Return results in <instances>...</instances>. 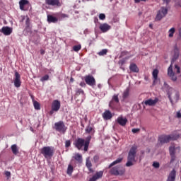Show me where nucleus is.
<instances>
[{
	"label": "nucleus",
	"instance_id": "1",
	"mask_svg": "<svg viewBox=\"0 0 181 181\" xmlns=\"http://www.w3.org/2000/svg\"><path fill=\"white\" fill-rule=\"evenodd\" d=\"M91 138V136H88L86 139L83 138H77L74 141V146L78 151H84V152H87L88 151V146H90Z\"/></svg>",
	"mask_w": 181,
	"mask_h": 181
},
{
	"label": "nucleus",
	"instance_id": "59",
	"mask_svg": "<svg viewBox=\"0 0 181 181\" xmlns=\"http://www.w3.org/2000/svg\"><path fill=\"white\" fill-rule=\"evenodd\" d=\"M149 28L151 29H153V24H149Z\"/></svg>",
	"mask_w": 181,
	"mask_h": 181
},
{
	"label": "nucleus",
	"instance_id": "44",
	"mask_svg": "<svg viewBox=\"0 0 181 181\" xmlns=\"http://www.w3.org/2000/svg\"><path fill=\"white\" fill-rule=\"evenodd\" d=\"M129 54L127 51H122L120 54L119 58L124 57V56H127Z\"/></svg>",
	"mask_w": 181,
	"mask_h": 181
},
{
	"label": "nucleus",
	"instance_id": "9",
	"mask_svg": "<svg viewBox=\"0 0 181 181\" xmlns=\"http://www.w3.org/2000/svg\"><path fill=\"white\" fill-rule=\"evenodd\" d=\"M170 136L166 135V134H161L158 136V142L161 144V145H163V144H169L170 141Z\"/></svg>",
	"mask_w": 181,
	"mask_h": 181
},
{
	"label": "nucleus",
	"instance_id": "8",
	"mask_svg": "<svg viewBox=\"0 0 181 181\" xmlns=\"http://www.w3.org/2000/svg\"><path fill=\"white\" fill-rule=\"evenodd\" d=\"M84 80L86 84H88V86H90V87L95 86V78L93 75H86L84 76Z\"/></svg>",
	"mask_w": 181,
	"mask_h": 181
},
{
	"label": "nucleus",
	"instance_id": "33",
	"mask_svg": "<svg viewBox=\"0 0 181 181\" xmlns=\"http://www.w3.org/2000/svg\"><path fill=\"white\" fill-rule=\"evenodd\" d=\"M73 170H74L73 165H71V164H69L68 165V168L66 171L67 175H69V176H71L73 173Z\"/></svg>",
	"mask_w": 181,
	"mask_h": 181
},
{
	"label": "nucleus",
	"instance_id": "18",
	"mask_svg": "<svg viewBox=\"0 0 181 181\" xmlns=\"http://www.w3.org/2000/svg\"><path fill=\"white\" fill-rule=\"evenodd\" d=\"M103 118L106 121L112 118V113L110 110H105L103 114Z\"/></svg>",
	"mask_w": 181,
	"mask_h": 181
},
{
	"label": "nucleus",
	"instance_id": "49",
	"mask_svg": "<svg viewBox=\"0 0 181 181\" xmlns=\"http://www.w3.org/2000/svg\"><path fill=\"white\" fill-rule=\"evenodd\" d=\"M140 129H132V132H133V134H136L137 132H139Z\"/></svg>",
	"mask_w": 181,
	"mask_h": 181
},
{
	"label": "nucleus",
	"instance_id": "62",
	"mask_svg": "<svg viewBox=\"0 0 181 181\" xmlns=\"http://www.w3.org/2000/svg\"><path fill=\"white\" fill-rule=\"evenodd\" d=\"M71 81H73V78H71Z\"/></svg>",
	"mask_w": 181,
	"mask_h": 181
},
{
	"label": "nucleus",
	"instance_id": "61",
	"mask_svg": "<svg viewBox=\"0 0 181 181\" xmlns=\"http://www.w3.org/2000/svg\"><path fill=\"white\" fill-rule=\"evenodd\" d=\"M81 127H83V128H84V124H81Z\"/></svg>",
	"mask_w": 181,
	"mask_h": 181
},
{
	"label": "nucleus",
	"instance_id": "24",
	"mask_svg": "<svg viewBox=\"0 0 181 181\" xmlns=\"http://www.w3.org/2000/svg\"><path fill=\"white\" fill-rule=\"evenodd\" d=\"M86 134H91V135H94L95 130H94V127L90 124L88 125L85 129Z\"/></svg>",
	"mask_w": 181,
	"mask_h": 181
},
{
	"label": "nucleus",
	"instance_id": "15",
	"mask_svg": "<svg viewBox=\"0 0 181 181\" xmlns=\"http://www.w3.org/2000/svg\"><path fill=\"white\" fill-rule=\"evenodd\" d=\"M0 32H1V33L4 34L5 36H9V35H11V33H12V28H11L8 26H4L0 30Z\"/></svg>",
	"mask_w": 181,
	"mask_h": 181
},
{
	"label": "nucleus",
	"instance_id": "48",
	"mask_svg": "<svg viewBox=\"0 0 181 181\" xmlns=\"http://www.w3.org/2000/svg\"><path fill=\"white\" fill-rule=\"evenodd\" d=\"M79 86H80L81 87L86 88L87 85H86V83H85L84 81H81V82L79 83Z\"/></svg>",
	"mask_w": 181,
	"mask_h": 181
},
{
	"label": "nucleus",
	"instance_id": "63",
	"mask_svg": "<svg viewBox=\"0 0 181 181\" xmlns=\"http://www.w3.org/2000/svg\"><path fill=\"white\" fill-rule=\"evenodd\" d=\"M64 16H65V17H66V16H66V15H64Z\"/></svg>",
	"mask_w": 181,
	"mask_h": 181
},
{
	"label": "nucleus",
	"instance_id": "43",
	"mask_svg": "<svg viewBox=\"0 0 181 181\" xmlns=\"http://www.w3.org/2000/svg\"><path fill=\"white\" fill-rule=\"evenodd\" d=\"M47 80H49V75H45L40 78V81H47Z\"/></svg>",
	"mask_w": 181,
	"mask_h": 181
},
{
	"label": "nucleus",
	"instance_id": "11",
	"mask_svg": "<svg viewBox=\"0 0 181 181\" xmlns=\"http://www.w3.org/2000/svg\"><path fill=\"white\" fill-rule=\"evenodd\" d=\"M14 76V86L17 88H19L22 84V81H21V74H19V72L15 71Z\"/></svg>",
	"mask_w": 181,
	"mask_h": 181
},
{
	"label": "nucleus",
	"instance_id": "5",
	"mask_svg": "<svg viewBox=\"0 0 181 181\" xmlns=\"http://www.w3.org/2000/svg\"><path fill=\"white\" fill-rule=\"evenodd\" d=\"M54 129H55L57 132H60L61 134H64L67 131V127L64 124V122L59 121L54 123Z\"/></svg>",
	"mask_w": 181,
	"mask_h": 181
},
{
	"label": "nucleus",
	"instance_id": "52",
	"mask_svg": "<svg viewBox=\"0 0 181 181\" xmlns=\"http://www.w3.org/2000/svg\"><path fill=\"white\" fill-rule=\"evenodd\" d=\"M5 175H6L7 177H11V172H9V171H6V172H5Z\"/></svg>",
	"mask_w": 181,
	"mask_h": 181
},
{
	"label": "nucleus",
	"instance_id": "23",
	"mask_svg": "<svg viewBox=\"0 0 181 181\" xmlns=\"http://www.w3.org/2000/svg\"><path fill=\"white\" fill-rule=\"evenodd\" d=\"M73 158L78 163H83V156L81 154L76 153Z\"/></svg>",
	"mask_w": 181,
	"mask_h": 181
},
{
	"label": "nucleus",
	"instance_id": "55",
	"mask_svg": "<svg viewBox=\"0 0 181 181\" xmlns=\"http://www.w3.org/2000/svg\"><path fill=\"white\" fill-rule=\"evenodd\" d=\"M176 117H177V118H181L180 111L177 112Z\"/></svg>",
	"mask_w": 181,
	"mask_h": 181
},
{
	"label": "nucleus",
	"instance_id": "31",
	"mask_svg": "<svg viewBox=\"0 0 181 181\" xmlns=\"http://www.w3.org/2000/svg\"><path fill=\"white\" fill-rule=\"evenodd\" d=\"M170 141H177L180 138L181 135L179 134H170Z\"/></svg>",
	"mask_w": 181,
	"mask_h": 181
},
{
	"label": "nucleus",
	"instance_id": "54",
	"mask_svg": "<svg viewBox=\"0 0 181 181\" xmlns=\"http://www.w3.org/2000/svg\"><path fill=\"white\" fill-rule=\"evenodd\" d=\"M164 4H166V5H169L170 4V1L172 0H162Z\"/></svg>",
	"mask_w": 181,
	"mask_h": 181
},
{
	"label": "nucleus",
	"instance_id": "25",
	"mask_svg": "<svg viewBox=\"0 0 181 181\" xmlns=\"http://www.w3.org/2000/svg\"><path fill=\"white\" fill-rule=\"evenodd\" d=\"M158 74H159V71L158 69H154L152 73L153 78V84L155 85L156 81H158Z\"/></svg>",
	"mask_w": 181,
	"mask_h": 181
},
{
	"label": "nucleus",
	"instance_id": "12",
	"mask_svg": "<svg viewBox=\"0 0 181 181\" xmlns=\"http://www.w3.org/2000/svg\"><path fill=\"white\" fill-rule=\"evenodd\" d=\"M168 75L170 77L173 81H176L177 80V76L175 75L173 72V64H171L168 69Z\"/></svg>",
	"mask_w": 181,
	"mask_h": 181
},
{
	"label": "nucleus",
	"instance_id": "13",
	"mask_svg": "<svg viewBox=\"0 0 181 181\" xmlns=\"http://www.w3.org/2000/svg\"><path fill=\"white\" fill-rule=\"evenodd\" d=\"M60 107H62L60 100H53V102L51 105V108L53 110V111H55V112H57V111H59V110H60Z\"/></svg>",
	"mask_w": 181,
	"mask_h": 181
},
{
	"label": "nucleus",
	"instance_id": "26",
	"mask_svg": "<svg viewBox=\"0 0 181 181\" xmlns=\"http://www.w3.org/2000/svg\"><path fill=\"white\" fill-rule=\"evenodd\" d=\"M129 70H130V71H132L133 73H138L139 71V69L135 64H130Z\"/></svg>",
	"mask_w": 181,
	"mask_h": 181
},
{
	"label": "nucleus",
	"instance_id": "30",
	"mask_svg": "<svg viewBox=\"0 0 181 181\" xmlns=\"http://www.w3.org/2000/svg\"><path fill=\"white\" fill-rule=\"evenodd\" d=\"M103 175H104V172L99 171L97 172L95 175H93V177H95L96 180H98V179H101V177H103Z\"/></svg>",
	"mask_w": 181,
	"mask_h": 181
},
{
	"label": "nucleus",
	"instance_id": "28",
	"mask_svg": "<svg viewBox=\"0 0 181 181\" xmlns=\"http://www.w3.org/2000/svg\"><path fill=\"white\" fill-rule=\"evenodd\" d=\"M11 148L13 155H18L19 153V148L16 144H13Z\"/></svg>",
	"mask_w": 181,
	"mask_h": 181
},
{
	"label": "nucleus",
	"instance_id": "29",
	"mask_svg": "<svg viewBox=\"0 0 181 181\" xmlns=\"http://www.w3.org/2000/svg\"><path fill=\"white\" fill-rule=\"evenodd\" d=\"M122 162V158H119L116 160H115L112 163H110L108 168L111 169V168H112V166H115V165H117L118 163H121Z\"/></svg>",
	"mask_w": 181,
	"mask_h": 181
},
{
	"label": "nucleus",
	"instance_id": "3",
	"mask_svg": "<svg viewBox=\"0 0 181 181\" xmlns=\"http://www.w3.org/2000/svg\"><path fill=\"white\" fill-rule=\"evenodd\" d=\"M40 153L45 159H50L54 155V147L44 146L40 149Z\"/></svg>",
	"mask_w": 181,
	"mask_h": 181
},
{
	"label": "nucleus",
	"instance_id": "47",
	"mask_svg": "<svg viewBox=\"0 0 181 181\" xmlns=\"http://www.w3.org/2000/svg\"><path fill=\"white\" fill-rule=\"evenodd\" d=\"M99 19H100V21H104V19H105V14L104 13H100L99 15Z\"/></svg>",
	"mask_w": 181,
	"mask_h": 181
},
{
	"label": "nucleus",
	"instance_id": "45",
	"mask_svg": "<svg viewBox=\"0 0 181 181\" xmlns=\"http://www.w3.org/2000/svg\"><path fill=\"white\" fill-rule=\"evenodd\" d=\"M98 160H100V156H98V155H95L93 157V161L95 162V163H97V162H98Z\"/></svg>",
	"mask_w": 181,
	"mask_h": 181
},
{
	"label": "nucleus",
	"instance_id": "56",
	"mask_svg": "<svg viewBox=\"0 0 181 181\" xmlns=\"http://www.w3.org/2000/svg\"><path fill=\"white\" fill-rule=\"evenodd\" d=\"M95 177L93 176L91 178H90L89 181H96Z\"/></svg>",
	"mask_w": 181,
	"mask_h": 181
},
{
	"label": "nucleus",
	"instance_id": "14",
	"mask_svg": "<svg viewBox=\"0 0 181 181\" xmlns=\"http://www.w3.org/2000/svg\"><path fill=\"white\" fill-rule=\"evenodd\" d=\"M114 103H116V104H118V103H119L118 95H114L111 101L109 103V107L112 108V110H114V108H115V105H114Z\"/></svg>",
	"mask_w": 181,
	"mask_h": 181
},
{
	"label": "nucleus",
	"instance_id": "21",
	"mask_svg": "<svg viewBox=\"0 0 181 181\" xmlns=\"http://www.w3.org/2000/svg\"><path fill=\"white\" fill-rule=\"evenodd\" d=\"M179 59V48H177V45L174 46V54L173 57V60H177Z\"/></svg>",
	"mask_w": 181,
	"mask_h": 181
},
{
	"label": "nucleus",
	"instance_id": "34",
	"mask_svg": "<svg viewBox=\"0 0 181 181\" xmlns=\"http://www.w3.org/2000/svg\"><path fill=\"white\" fill-rule=\"evenodd\" d=\"M163 18H165L163 14L160 12V11H158L156 17V21H161Z\"/></svg>",
	"mask_w": 181,
	"mask_h": 181
},
{
	"label": "nucleus",
	"instance_id": "7",
	"mask_svg": "<svg viewBox=\"0 0 181 181\" xmlns=\"http://www.w3.org/2000/svg\"><path fill=\"white\" fill-rule=\"evenodd\" d=\"M110 173L114 175V176H122L125 173V169L119 170V166L113 167L110 170Z\"/></svg>",
	"mask_w": 181,
	"mask_h": 181
},
{
	"label": "nucleus",
	"instance_id": "51",
	"mask_svg": "<svg viewBox=\"0 0 181 181\" xmlns=\"http://www.w3.org/2000/svg\"><path fill=\"white\" fill-rule=\"evenodd\" d=\"M148 0H134V4H139V2H146Z\"/></svg>",
	"mask_w": 181,
	"mask_h": 181
},
{
	"label": "nucleus",
	"instance_id": "10",
	"mask_svg": "<svg viewBox=\"0 0 181 181\" xmlns=\"http://www.w3.org/2000/svg\"><path fill=\"white\" fill-rule=\"evenodd\" d=\"M46 5L49 6H54L55 8H60L62 6V1L60 0H45Z\"/></svg>",
	"mask_w": 181,
	"mask_h": 181
},
{
	"label": "nucleus",
	"instance_id": "41",
	"mask_svg": "<svg viewBox=\"0 0 181 181\" xmlns=\"http://www.w3.org/2000/svg\"><path fill=\"white\" fill-rule=\"evenodd\" d=\"M80 94L84 95V90L81 88H77L76 90V95H80Z\"/></svg>",
	"mask_w": 181,
	"mask_h": 181
},
{
	"label": "nucleus",
	"instance_id": "39",
	"mask_svg": "<svg viewBox=\"0 0 181 181\" xmlns=\"http://www.w3.org/2000/svg\"><path fill=\"white\" fill-rule=\"evenodd\" d=\"M73 50L74 52H78L81 50V45H75L73 47Z\"/></svg>",
	"mask_w": 181,
	"mask_h": 181
},
{
	"label": "nucleus",
	"instance_id": "42",
	"mask_svg": "<svg viewBox=\"0 0 181 181\" xmlns=\"http://www.w3.org/2000/svg\"><path fill=\"white\" fill-rule=\"evenodd\" d=\"M70 146H71V141L70 140H66L65 141V147L66 148H70Z\"/></svg>",
	"mask_w": 181,
	"mask_h": 181
},
{
	"label": "nucleus",
	"instance_id": "36",
	"mask_svg": "<svg viewBox=\"0 0 181 181\" xmlns=\"http://www.w3.org/2000/svg\"><path fill=\"white\" fill-rule=\"evenodd\" d=\"M129 96V88H127L124 93H123V98L125 100V98H128V97Z\"/></svg>",
	"mask_w": 181,
	"mask_h": 181
},
{
	"label": "nucleus",
	"instance_id": "64",
	"mask_svg": "<svg viewBox=\"0 0 181 181\" xmlns=\"http://www.w3.org/2000/svg\"><path fill=\"white\" fill-rule=\"evenodd\" d=\"M148 152H151V151H150V150H148Z\"/></svg>",
	"mask_w": 181,
	"mask_h": 181
},
{
	"label": "nucleus",
	"instance_id": "17",
	"mask_svg": "<svg viewBox=\"0 0 181 181\" xmlns=\"http://www.w3.org/2000/svg\"><path fill=\"white\" fill-rule=\"evenodd\" d=\"M158 101H159V99L158 98H156L154 100L148 99L144 102L145 105H149L150 107H152L155 105Z\"/></svg>",
	"mask_w": 181,
	"mask_h": 181
},
{
	"label": "nucleus",
	"instance_id": "2",
	"mask_svg": "<svg viewBox=\"0 0 181 181\" xmlns=\"http://www.w3.org/2000/svg\"><path fill=\"white\" fill-rule=\"evenodd\" d=\"M138 147L136 146H132L130 148L128 156H127V162L126 163L127 168H131V166H134V163H135V158L136 156Z\"/></svg>",
	"mask_w": 181,
	"mask_h": 181
},
{
	"label": "nucleus",
	"instance_id": "16",
	"mask_svg": "<svg viewBox=\"0 0 181 181\" xmlns=\"http://www.w3.org/2000/svg\"><path fill=\"white\" fill-rule=\"evenodd\" d=\"M99 29H100V30H101V32H103V33H105V32H108V30H110V29H111V25L105 23L100 25Z\"/></svg>",
	"mask_w": 181,
	"mask_h": 181
},
{
	"label": "nucleus",
	"instance_id": "37",
	"mask_svg": "<svg viewBox=\"0 0 181 181\" xmlns=\"http://www.w3.org/2000/svg\"><path fill=\"white\" fill-rule=\"evenodd\" d=\"M107 53H108V49H102L100 52H99L98 53V54L99 56H105V54H107Z\"/></svg>",
	"mask_w": 181,
	"mask_h": 181
},
{
	"label": "nucleus",
	"instance_id": "38",
	"mask_svg": "<svg viewBox=\"0 0 181 181\" xmlns=\"http://www.w3.org/2000/svg\"><path fill=\"white\" fill-rule=\"evenodd\" d=\"M33 105H34L35 110H40V103H39V102L34 101Z\"/></svg>",
	"mask_w": 181,
	"mask_h": 181
},
{
	"label": "nucleus",
	"instance_id": "4",
	"mask_svg": "<svg viewBox=\"0 0 181 181\" xmlns=\"http://www.w3.org/2000/svg\"><path fill=\"white\" fill-rule=\"evenodd\" d=\"M180 95L179 94V91L175 90V89L170 88L168 91V98L172 104H175V103H177L179 101V98Z\"/></svg>",
	"mask_w": 181,
	"mask_h": 181
},
{
	"label": "nucleus",
	"instance_id": "57",
	"mask_svg": "<svg viewBox=\"0 0 181 181\" xmlns=\"http://www.w3.org/2000/svg\"><path fill=\"white\" fill-rule=\"evenodd\" d=\"M94 22L95 23H97V22H98V18L97 17L95 18Z\"/></svg>",
	"mask_w": 181,
	"mask_h": 181
},
{
	"label": "nucleus",
	"instance_id": "22",
	"mask_svg": "<svg viewBox=\"0 0 181 181\" xmlns=\"http://www.w3.org/2000/svg\"><path fill=\"white\" fill-rule=\"evenodd\" d=\"M59 19L57 17H54L52 15H48L47 16V22L49 23H57Z\"/></svg>",
	"mask_w": 181,
	"mask_h": 181
},
{
	"label": "nucleus",
	"instance_id": "19",
	"mask_svg": "<svg viewBox=\"0 0 181 181\" xmlns=\"http://www.w3.org/2000/svg\"><path fill=\"white\" fill-rule=\"evenodd\" d=\"M127 122H128V119L127 118H123L122 117H119L117 118V123L122 127H125V125H127Z\"/></svg>",
	"mask_w": 181,
	"mask_h": 181
},
{
	"label": "nucleus",
	"instance_id": "50",
	"mask_svg": "<svg viewBox=\"0 0 181 181\" xmlns=\"http://www.w3.org/2000/svg\"><path fill=\"white\" fill-rule=\"evenodd\" d=\"M25 25H26V26H28V27H29V25H30V20L29 19V18H28L26 19Z\"/></svg>",
	"mask_w": 181,
	"mask_h": 181
},
{
	"label": "nucleus",
	"instance_id": "35",
	"mask_svg": "<svg viewBox=\"0 0 181 181\" xmlns=\"http://www.w3.org/2000/svg\"><path fill=\"white\" fill-rule=\"evenodd\" d=\"M160 13L163 14V16H166L168 15V8L166 7H161L160 8Z\"/></svg>",
	"mask_w": 181,
	"mask_h": 181
},
{
	"label": "nucleus",
	"instance_id": "46",
	"mask_svg": "<svg viewBox=\"0 0 181 181\" xmlns=\"http://www.w3.org/2000/svg\"><path fill=\"white\" fill-rule=\"evenodd\" d=\"M153 168H156V169H158V168H159V166H160V165L158 162H154L153 163Z\"/></svg>",
	"mask_w": 181,
	"mask_h": 181
},
{
	"label": "nucleus",
	"instance_id": "58",
	"mask_svg": "<svg viewBox=\"0 0 181 181\" xmlns=\"http://www.w3.org/2000/svg\"><path fill=\"white\" fill-rule=\"evenodd\" d=\"M40 54H45V50L41 49V50H40Z\"/></svg>",
	"mask_w": 181,
	"mask_h": 181
},
{
	"label": "nucleus",
	"instance_id": "6",
	"mask_svg": "<svg viewBox=\"0 0 181 181\" xmlns=\"http://www.w3.org/2000/svg\"><path fill=\"white\" fill-rule=\"evenodd\" d=\"M176 151L180 152V146L175 147V146H170L169 148V153L171 158L170 163L175 162L176 160Z\"/></svg>",
	"mask_w": 181,
	"mask_h": 181
},
{
	"label": "nucleus",
	"instance_id": "20",
	"mask_svg": "<svg viewBox=\"0 0 181 181\" xmlns=\"http://www.w3.org/2000/svg\"><path fill=\"white\" fill-rule=\"evenodd\" d=\"M86 166L88 169L89 172L90 173H93L94 172V170H93V163H91V160H90V158H87L86 161Z\"/></svg>",
	"mask_w": 181,
	"mask_h": 181
},
{
	"label": "nucleus",
	"instance_id": "40",
	"mask_svg": "<svg viewBox=\"0 0 181 181\" xmlns=\"http://www.w3.org/2000/svg\"><path fill=\"white\" fill-rule=\"evenodd\" d=\"M169 37H173V35H175V28H172L171 29L169 30Z\"/></svg>",
	"mask_w": 181,
	"mask_h": 181
},
{
	"label": "nucleus",
	"instance_id": "27",
	"mask_svg": "<svg viewBox=\"0 0 181 181\" xmlns=\"http://www.w3.org/2000/svg\"><path fill=\"white\" fill-rule=\"evenodd\" d=\"M28 4H29V1H28V0H21L19 1L20 9L21 11H25V5H28Z\"/></svg>",
	"mask_w": 181,
	"mask_h": 181
},
{
	"label": "nucleus",
	"instance_id": "32",
	"mask_svg": "<svg viewBox=\"0 0 181 181\" xmlns=\"http://www.w3.org/2000/svg\"><path fill=\"white\" fill-rule=\"evenodd\" d=\"M130 57H131V56L126 57L125 58L119 60L118 64H119V66H124V64H125V63H127V60H128V59H130Z\"/></svg>",
	"mask_w": 181,
	"mask_h": 181
},
{
	"label": "nucleus",
	"instance_id": "60",
	"mask_svg": "<svg viewBox=\"0 0 181 181\" xmlns=\"http://www.w3.org/2000/svg\"><path fill=\"white\" fill-rule=\"evenodd\" d=\"M177 6H181L180 3H176Z\"/></svg>",
	"mask_w": 181,
	"mask_h": 181
},
{
	"label": "nucleus",
	"instance_id": "53",
	"mask_svg": "<svg viewBox=\"0 0 181 181\" xmlns=\"http://www.w3.org/2000/svg\"><path fill=\"white\" fill-rule=\"evenodd\" d=\"M54 112H56V110H53V109L51 108V110L49 112V115H52Z\"/></svg>",
	"mask_w": 181,
	"mask_h": 181
}]
</instances>
